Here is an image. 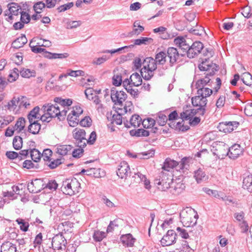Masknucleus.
<instances>
[{
	"label": "nucleus",
	"mask_w": 252,
	"mask_h": 252,
	"mask_svg": "<svg viewBox=\"0 0 252 252\" xmlns=\"http://www.w3.org/2000/svg\"><path fill=\"white\" fill-rule=\"evenodd\" d=\"M199 69L201 71H208L206 74L205 78L198 79L195 83V87L197 90L199 88H205V86L209 84L210 82V76H213L215 72L219 70V66L213 63L212 62H210L209 59H205L202 61L198 65Z\"/></svg>",
	"instance_id": "f257e3e1"
},
{
	"label": "nucleus",
	"mask_w": 252,
	"mask_h": 252,
	"mask_svg": "<svg viewBox=\"0 0 252 252\" xmlns=\"http://www.w3.org/2000/svg\"><path fill=\"white\" fill-rule=\"evenodd\" d=\"M45 113L41 116L42 121L49 122L52 118L58 117L59 119L63 118L67 114V110L64 108L61 110L57 105H44L43 106Z\"/></svg>",
	"instance_id": "f03ea898"
},
{
	"label": "nucleus",
	"mask_w": 252,
	"mask_h": 252,
	"mask_svg": "<svg viewBox=\"0 0 252 252\" xmlns=\"http://www.w3.org/2000/svg\"><path fill=\"white\" fill-rule=\"evenodd\" d=\"M171 172L161 171L155 180V184L159 186L158 189L162 191H166L170 187V184H174Z\"/></svg>",
	"instance_id": "7ed1b4c3"
},
{
	"label": "nucleus",
	"mask_w": 252,
	"mask_h": 252,
	"mask_svg": "<svg viewBox=\"0 0 252 252\" xmlns=\"http://www.w3.org/2000/svg\"><path fill=\"white\" fill-rule=\"evenodd\" d=\"M197 212L193 209H189V211H182L180 214L181 221L184 226L186 227H193L197 223L198 219Z\"/></svg>",
	"instance_id": "20e7f679"
},
{
	"label": "nucleus",
	"mask_w": 252,
	"mask_h": 252,
	"mask_svg": "<svg viewBox=\"0 0 252 252\" xmlns=\"http://www.w3.org/2000/svg\"><path fill=\"white\" fill-rule=\"evenodd\" d=\"M61 189L63 193L71 196L79 192L81 185L76 178L66 179L63 182Z\"/></svg>",
	"instance_id": "39448f33"
},
{
	"label": "nucleus",
	"mask_w": 252,
	"mask_h": 252,
	"mask_svg": "<svg viewBox=\"0 0 252 252\" xmlns=\"http://www.w3.org/2000/svg\"><path fill=\"white\" fill-rule=\"evenodd\" d=\"M111 97L116 106V108H126V94L122 90L113 91L111 94ZM122 109V108H121Z\"/></svg>",
	"instance_id": "423d86ee"
},
{
	"label": "nucleus",
	"mask_w": 252,
	"mask_h": 252,
	"mask_svg": "<svg viewBox=\"0 0 252 252\" xmlns=\"http://www.w3.org/2000/svg\"><path fill=\"white\" fill-rule=\"evenodd\" d=\"M67 241L62 234H56L52 240V247L55 251L61 252L65 250Z\"/></svg>",
	"instance_id": "0eeeda50"
},
{
	"label": "nucleus",
	"mask_w": 252,
	"mask_h": 252,
	"mask_svg": "<svg viewBox=\"0 0 252 252\" xmlns=\"http://www.w3.org/2000/svg\"><path fill=\"white\" fill-rule=\"evenodd\" d=\"M51 42L49 40L42 39H33L30 43V46L32 51L35 53H40L43 51L41 46L49 47L51 45Z\"/></svg>",
	"instance_id": "6e6552de"
},
{
	"label": "nucleus",
	"mask_w": 252,
	"mask_h": 252,
	"mask_svg": "<svg viewBox=\"0 0 252 252\" xmlns=\"http://www.w3.org/2000/svg\"><path fill=\"white\" fill-rule=\"evenodd\" d=\"M198 107L197 109H190V111L189 110L183 111L180 113V118L183 120H188L190 118V116H194L197 114L203 116L206 112L205 107H203L201 105Z\"/></svg>",
	"instance_id": "1a4fd4ad"
},
{
	"label": "nucleus",
	"mask_w": 252,
	"mask_h": 252,
	"mask_svg": "<svg viewBox=\"0 0 252 252\" xmlns=\"http://www.w3.org/2000/svg\"><path fill=\"white\" fill-rule=\"evenodd\" d=\"M177 234L172 229L168 230L160 240L162 246H168L176 243Z\"/></svg>",
	"instance_id": "9d476101"
},
{
	"label": "nucleus",
	"mask_w": 252,
	"mask_h": 252,
	"mask_svg": "<svg viewBox=\"0 0 252 252\" xmlns=\"http://www.w3.org/2000/svg\"><path fill=\"white\" fill-rule=\"evenodd\" d=\"M8 11L6 14L5 19L10 22L14 19V16H17L21 12V8L17 3L12 2L8 4Z\"/></svg>",
	"instance_id": "9b49d317"
},
{
	"label": "nucleus",
	"mask_w": 252,
	"mask_h": 252,
	"mask_svg": "<svg viewBox=\"0 0 252 252\" xmlns=\"http://www.w3.org/2000/svg\"><path fill=\"white\" fill-rule=\"evenodd\" d=\"M101 93V90H94L93 88H89L85 91L86 97L96 105L100 104V100L98 94Z\"/></svg>",
	"instance_id": "f8f14e48"
},
{
	"label": "nucleus",
	"mask_w": 252,
	"mask_h": 252,
	"mask_svg": "<svg viewBox=\"0 0 252 252\" xmlns=\"http://www.w3.org/2000/svg\"><path fill=\"white\" fill-rule=\"evenodd\" d=\"M73 138L76 140L80 147H84L86 145L87 139L86 138V132L84 130L76 128L73 131Z\"/></svg>",
	"instance_id": "ddd939ff"
},
{
	"label": "nucleus",
	"mask_w": 252,
	"mask_h": 252,
	"mask_svg": "<svg viewBox=\"0 0 252 252\" xmlns=\"http://www.w3.org/2000/svg\"><path fill=\"white\" fill-rule=\"evenodd\" d=\"M204 45L200 41L194 42L190 48L188 49V57L189 59L194 58L201 53V50L203 49Z\"/></svg>",
	"instance_id": "4468645a"
},
{
	"label": "nucleus",
	"mask_w": 252,
	"mask_h": 252,
	"mask_svg": "<svg viewBox=\"0 0 252 252\" xmlns=\"http://www.w3.org/2000/svg\"><path fill=\"white\" fill-rule=\"evenodd\" d=\"M239 124L237 121L223 122L219 123L218 128L220 131L224 133L231 132L234 130V128H237Z\"/></svg>",
	"instance_id": "2eb2a0df"
},
{
	"label": "nucleus",
	"mask_w": 252,
	"mask_h": 252,
	"mask_svg": "<svg viewBox=\"0 0 252 252\" xmlns=\"http://www.w3.org/2000/svg\"><path fill=\"white\" fill-rule=\"evenodd\" d=\"M243 154V149L239 144H234L228 149L225 156H228L231 159H235Z\"/></svg>",
	"instance_id": "dca6fc26"
},
{
	"label": "nucleus",
	"mask_w": 252,
	"mask_h": 252,
	"mask_svg": "<svg viewBox=\"0 0 252 252\" xmlns=\"http://www.w3.org/2000/svg\"><path fill=\"white\" fill-rule=\"evenodd\" d=\"M73 223L70 221H67L62 222L59 224L57 227L59 231V234H70L73 231Z\"/></svg>",
	"instance_id": "f3484780"
},
{
	"label": "nucleus",
	"mask_w": 252,
	"mask_h": 252,
	"mask_svg": "<svg viewBox=\"0 0 252 252\" xmlns=\"http://www.w3.org/2000/svg\"><path fill=\"white\" fill-rule=\"evenodd\" d=\"M167 56L169 58L170 66H173L179 57V52L176 48L169 47L166 50Z\"/></svg>",
	"instance_id": "a211bd4d"
},
{
	"label": "nucleus",
	"mask_w": 252,
	"mask_h": 252,
	"mask_svg": "<svg viewBox=\"0 0 252 252\" xmlns=\"http://www.w3.org/2000/svg\"><path fill=\"white\" fill-rule=\"evenodd\" d=\"M43 188L42 181L39 179H36L28 184V189L30 192L37 193Z\"/></svg>",
	"instance_id": "6ab92c4d"
},
{
	"label": "nucleus",
	"mask_w": 252,
	"mask_h": 252,
	"mask_svg": "<svg viewBox=\"0 0 252 252\" xmlns=\"http://www.w3.org/2000/svg\"><path fill=\"white\" fill-rule=\"evenodd\" d=\"M5 108L10 112L16 114L19 112L20 109L18 97H13L5 105Z\"/></svg>",
	"instance_id": "aec40b11"
},
{
	"label": "nucleus",
	"mask_w": 252,
	"mask_h": 252,
	"mask_svg": "<svg viewBox=\"0 0 252 252\" xmlns=\"http://www.w3.org/2000/svg\"><path fill=\"white\" fill-rule=\"evenodd\" d=\"M179 165V162L174 160L173 159H171L170 158H167L165 159L164 162L162 166V169L163 170L162 171H165V172L170 173V172L174 168H175L177 170L178 168V165Z\"/></svg>",
	"instance_id": "412c9836"
},
{
	"label": "nucleus",
	"mask_w": 252,
	"mask_h": 252,
	"mask_svg": "<svg viewBox=\"0 0 252 252\" xmlns=\"http://www.w3.org/2000/svg\"><path fill=\"white\" fill-rule=\"evenodd\" d=\"M142 83V79L137 72L133 73L130 76L129 78H127V86L128 85H132L133 86L138 87Z\"/></svg>",
	"instance_id": "4be33fe9"
},
{
	"label": "nucleus",
	"mask_w": 252,
	"mask_h": 252,
	"mask_svg": "<svg viewBox=\"0 0 252 252\" xmlns=\"http://www.w3.org/2000/svg\"><path fill=\"white\" fill-rule=\"evenodd\" d=\"M81 173H85L87 175L94 178H101L104 175V173L100 168H91L89 169H83Z\"/></svg>",
	"instance_id": "5701e85b"
},
{
	"label": "nucleus",
	"mask_w": 252,
	"mask_h": 252,
	"mask_svg": "<svg viewBox=\"0 0 252 252\" xmlns=\"http://www.w3.org/2000/svg\"><path fill=\"white\" fill-rule=\"evenodd\" d=\"M116 108L117 113L113 115L112 122L113 124H116L118 125H120L123 122L122 115H124L126 114V108Z\"/></svg>",
	"instance_id": "b1692460"
},
{
	"label": "nucleus",
	"mask_w": 252,
	"mask_h": 252,
	"mask_svg": "<svg viewBox=\"0 0 252 252\" xmlns=\"http://www.w3.org/2000/svg\"><path fill=\"white\" fill-rule=\"evenodd\" d=\"M133 44L127 45V49L132 48L135 45H149L152 43L153 39L151 37H140L139 38L134 39Z\"/></svg>",
	"instance_id": "393cba45"
},
{
	"label": "nucleus",
	"mask_w": 252,
	"mask_h": 252,
	"mask_svg": "<svg viewBox=\"0 0 252 252\" xmlns=\"http://www.w3.org/2000/svg\"><path fill=\"white\" fill-rule=\"evenodd\" d=\"M170 187L168 189L171 193L174 195L180 194L185 189L186 186L184 183L179 182L175 183L174 184H171Z\"/></svg>",
	"instance_id": "a878e982"
},
{
	"label": "nucleus",
	"mask_w": 252,
	"mask_h": 252,
	"mask_svg": "<svg viewBox=\"0 0 252 252\" xmlns=\"http://www.w3.org/2000/svg\"><path fill=\"white\" fill-rule=\"evenodd\" d=\"M54 101L61 105L60 107L61 110L65 108L68 110V107L72 104V100L71 99H63L61 97H55Z\"/></svg>",
	"instance_id": "bb28decb"
},
{
	"label": "nucleus",
	"mask_w": 252,
	"mask_h": 252,
	"mask_svg": "<svg viewBox=\"0 0 252 252\" xmlns=\"http://www.w3.org/2000/svg\"><path fill=\"white\" fill-rule=\"evenodd\" d=\"M158 49L157 50V53L155 55V60L158 62V64L163 65L166 62L167 53L166 51H161L158 52Z\"/></svg>",
	"instance_id": "cd10ccee"
},
{
	"label": "nucleus",
	"mask_w": 252,
	"mask_h": 252,
	"mask_svg": "<svg viewBox=\"0 0 252 252\" xmlns=\"http://www.w3.org/2000/svg\"><path fill=\"white\" fill-rule=\"evenodd\" d=\"M194 177L197 183H201L202 182L205 181L208 179V176H206L203 170L200 168L194 171Z\"/></svg>",
	"instance_id": "c85d7f7f"
},
{
	"label": "nucleus",
	"mask_w": 252,
	"mask_h": 252,
	"mask_svg": "<svg viewBox=\"0 0 252 252\" xmlns=\"http://www.w3.org/2000/svg\"><path fill=\"white\" fill-rule=\"evenodd\" d=\"M142 121L141 118L137 114L133 115L129 120V125L127 124V128H129L130 126H133L134 127H138L140 126L141 123ZM127 123H128V121L127 120Z\"/></svg>",
	"instance_id": "c756f323"
},
{
	"label": "nucleus",
	"mask_w": 252,
	"mask_h": 252,
	"mask_svg": "<svg viewBox=\"0 0 252 252\" xmlns=\"http://www.w3.org/2000/svg\"><path fill=\"white\" fill-rule=\"evenodd\" d=\"M39 107L38 106L35 107L28 115V119L30 122L36 121V119L41 120L42 115L39 114Z\"/></svg>",
	"instance_id": "7c9ffc66"
},
{
	"label": "nucleus",
	"mask_w": 252,
	"mask_h": 252,
	"mask_svg": "<svg viewBox=\"0 0 252 252\" xmlns=\"http://www.w3.org/2000/svg\"><path fill=\"white\" fill-rule=\"evenodd\" d=\"M213 94V90L209 88H202L197 91V94L202 96L203 101H208L207 97Z\"/></svg>",
	"instance_id": "2f4dec72"
},
{
	"label": "nucleus",
	"mask_w": 252,
	"mask_h": 252,
	"mask_svg": "<svg viewBox=\"0 0 252 252\" xmlns=\"http://www.w3.org/2000/svg\"><path fill=\"white\" fill-rule=\"evenodd\" d=\"M20 109H28L31 107L30 99L25 96L21 95L18 96Z\"/></svg>",
	"instance_id": "473e14b6"
},
{
	"label": "nucleus",
	"mask_w": 252,
	"mask_h": 252,
	"mask_svg": "<svg viewBox=\"0 0 252 252\" xmlns=\"http://www.w3.org/2000/svg\"><path fill=\"white\" fill-rule=\"evenodd\" d=\"M129 133L131 136H135L137 137H147L150 135V132L148 130L143 128L131 130L129 131Z\"/></svg>",
	"instance_id": "72a5a7b5"
},
{
	"label": "nucleus",
	"mask_w": 252,
	"mask_h": 252,
	"mask_svg": "<svg viewBox=\"0 0 252 252\" xmlns=\"http://www.w3.org/2000/svg\"><path fill=\"white\" fill-rule=\"evenodd\" d=\"M72 147L69 145H60L57 148V153L61 156H66L69 154Z\"/></svg>",
	"instance_id": "f704fd0d"
},
{
	"label": "nucleus",
	"mask_w": 252,
	"mask_h": 252,
	"mask_svg": "<svg viewBox=\"0 0 252 252\" xmlns=\"http://www.w3.org/2000/svg\"><path fill=\"white\" fill-rule=\"evenodd\" d=\"M26 122V120L23 117H20L17 120L16 124L13 126L16 133H19L24 129Z\"/></svg>",
	"instance_id": "c9c22d12"
},
{
	"label": "nucleus",
	"mask_w": 252,
	"mask_h": 252,
	"mask_svg": "<svg viewBox=\"0 0 252 252\" xmlns=\"http://www.w3.org/2000/svg\"><path fill=\"white\" fill-rule=\"evenodd\" d=\"M148 60L151 61L152 63L149 65H144L143 67L140 70L141 73L145 72V70H147V69L149 68L153 70H156L157 69L158 62L156 60L152 57H148L146 58V62H147Z\"/></svg>",
	"instance_id": "e433bc0d"
},
{
	"label": "nucleus",
	"mask_w": 252,
	"mask_h": 252,
	"mask_svg": "<svg viewBox=\"0 0 252 252\" xmlns=\"http://www.w3.org/2000/svg\"><path fill=\"white\" fill-rule=\"evenodd\" d=\"M1 252H16V248L14 244L10 242H5L1 246Z\"/></svg>",
	"instance_id": "4c0bfd02"
},
{
	"label": "nucleus",
	"mask_w": 252,
	"mask_h": 252,
	"mask_svg": "<svg viewBox=\"0 0 252 252\" xmlns=\"http://www.w3.org/2000/svg\"><path fill=\"white\" fill-rule=\"evenodd\" d=\"M27 42V39L25 35H22L15 39L12 44L14 48H20L23 47Z\"/></svg>",
	"instance_id": "58836bf2"
},
{
	"label": "nucleus",
	"mask_w": 252,
	"mask_h": 252,
	"mask_svg": "<svg viewBox=\"0 0 252 252\" xmlns=\"http://www.w3.org/2000/svg\"><path fill=\"white\" fill-rule=\"evenodd\" d=\"M243 188L247 189L249 191H252V174H249L244 177Z\"/></svg>",
	"instance_id": "ea45409f"
},
{
	"label": "nucleus",
	"mask_w": 252,
	"mask_h": 252,
	"mask_svg": "<svg viewBox=\"0 0 252 252\" xmlns=\"http://www.w3.org/2000/svg\"><path fill=\"white\" fill-rule=\"evenodd\" d=\"M202 99V96L200 95L197 94V95L192 97L191 98L192 105L194 107H198L201 105L203 107H206L208 101H203Z\"/></svg>",
	"instance_id": "a19ab883"
},
{
	"label": "nucleus",
	"mask_w": 252,
	"mask_h": 252,
	"mask_svg": "<svg viewBox=\"0 0 252 252\" xmlns=\"http://www.w3.org/2000/svg\"><path fill=\"white\" fill-rule=\"evenodd\" d=\"M14 117L9 115L0 116V128H3L14 120Z\"/></svg>",
	"instance_id": "79ce46f5"
},
{
	"label": "nucleus",
	"mask_w": 252,
	"mask_h": 252,
	"mask_svg": "<svg viewBox=\"0 0 252 252\" xmlns=\"http://www.w3.org/2000/svg\"><path fill=\"white\" fill-rule=\"evenodd\" d=\"M30 123L31 124L28 127L29 131L33 134L38 133L41 129V125L36 121Z\"/></svg>",
	"instance_id": "37998d69"
},
{
	"label": "nucleus",
	"mask_w": 252,
	"mask_h": 252,
	"mask_svg": "<svg viewBox=\"0 0 252 252\" xmlns=\"http://www.w3.org/2000/svg\"><path fill=\"white\" fill-rule=\"evenodd\" d=\"M123 224V221L120 219H117L113 221H110L107 229V232H112L115 227H118L120 225H122Z\"/></svg>",
	"instance_id": "c03bdc74"
},
{
	"label": "nucleus",
	"mask_w": 252,
	"mask_h": 252,
	"mask_svg": "<svg viewBox=\"0 0 252 252\" xmlns=\"http://www.w3.org/2000/svg\"><path fill=\"white\" fill-rule=\"evenodd\" d=\"M244 84L248 86L252 85V75L249 72H245L241 78Z\"/></svg>",
	"instance_id": "a18cd8bd"
},
{
	"label": "nucleus",
	"mask_w": 252,
	"mask_h": 252,
	"mask_svg": "<svg viewBox=\"0 0 252 252\" xmlns=\"http://www.w3.org/2000/svg\"><path fill=\"white\" fill-rule=\"evenodd\" d=\"M31 157L32 160L37 162L42 158V154L38 150L33 149L31 151Z\"/></svg>",
	"instance_id": "49530a36"
},
{
	"label": "nucleus",
	"mask_w": 252,
	"mask_h": 252,
	"mask_svg": "<svg viewBox=\"0 0 252 252\" xmlns=\"http://www.w3.org/2000/svg\"><path fill=\"white\" fill-rule=\"evenodd\" d=\"M78 117L71 115L69 113L67 116V121L69 125L72 127L76 126L79 123V119Z\"/></svg>",
	"instance_id": "de8ad7c7"
},
{
	"label": "nucleus",
	"mask_w": 252,
	"mask_h": 252,
	"mask_svg": "<svg viewBox=\"0 0 252 252\" xmlns=\"http://www.w3.org/2000/svg\"><path fill=\"white\" fill-rule=\"evenodd\" d=\"M106 236V232L95 230L93 235V238L95 241L100 242Z\"/></svg>",
	"instance_id": "09e8293b"
},
{
	"label": "nucleus",
	"mask_w": 252,
	"mask_h": 252,
	"mask_svg": "<svg viewBox=\"0 0 252 252\" xmlns=\"http://www.w3.org/2000/svg\"><path fill=\"white\" fill-rule=\"evenodd\" d=\"M176 230L179 234V236H181L182 238L184 239H187L189 238V232H190L191 231L190 230H187L180 227H177Z\"/></svg>",
	"instance_id": "8fccbe9b"
},
{
	"label": "nucleus",
	"mask_w": 252,
	"mask_h": 252,
	"mask_svg": "<svg viewBox=\"0 0 252 252\" xmlns=\"http://www.w3.org/2000/svg\"><path fill=\"white\" fill-rule=\"evenodd\" d=\"M23 140L20 136H15L13 140V146L16 150H19L22 147Z\"/></svg>",
	"instance_id": "3c124183"
},
{
	"label": "nucleus",
	"mask_w": 252,
	"mask_h": 252,
	"mask_svg": "<svg viewBox=\"0 0 252 252\" xmlns=\"http://www.w3.org/2000/svg\"><path fill=\"white\" fill-rule=\"evenodd\" d=\"M16 221L19 224V227L21 230L24 232H26L28 230L29 224L28 222L25 221V220L22 219H18Z\"/></svg>",
	"instance_id": "603ef678"
},
{
	"label": "nucleus",
	"mask_w": 252,
	"mask_h": 252,
	"mask_svg": "<svg viewBox=\"0 0 252 252\" xmlns=\"http://www.w3.org/2000/svg\"><path fill=\"white\" fill-rule=\"evenodd\" d=\"M52 151L49 149L44 150L42 153V158L44 161L50 162L52 160Z\"/></svg>",
	"instance_id": "864d4df0"
},
{
	"label": "nucleus",
	"mask_w": 252,
	"mask_h": 252,
	"mask_svg": "<svg viewBox=\"0 0 252 252\" xmlns=\"http://www.w3.org/2000/svg\"><path fill=\"white\" fill-rule=\"evenodd\" d=\"M126 163L125 162H123L121 163L120 165V167L118 169V171L117 172V175L121 178V179L124 178L126 174Z\"/></svg>",
	"instance_id": "5fc2aeb1"
},
{
	"label": "nucleus",
	"mask_w": 252,
	"mask_h": 252,
	"mask_svg": "<svg viewBox=\"0 0 252 252\" xmlns=\"http://www.w3.org/2000/svg\"><path fill=\"white\" fill-rule=\"evenodd\" d=\"M181 122H178L176 124L177 126V130L182 132H186L190 129V127L187 125H184V122L185 120L182 119Z\"/></svg>",
	"instance_id": "6e6d98bb"
},
{
	"label": "nucleus",
	"mask_w": 252,
	"mask_h": 252,
	"mask_svg": "<svg viewBox=\"0 0 252 252\" xmlns=\"http://www.w3.org/2000/svg\"><path fill=\"white\" fill-rule=\"evenodd\" d=\"M21 75L24 78H30L35 75V72L28 68H24L20 71Z\"/></svg>",
	"instance_id": "4d7b16f0"
},
{
	"label": "nucleus",
	"mask_w": 252,
	"mask_h": 252,
	"mask_svg": "<svg viewBox=\"0 0 252 252\" xmlns=\"http://www.w3.org/2000/svg\"><path fill=\"white\" fill-rule=\"evenodd\" d=\"M113 84L116 86H119L121 85L122 82V76L118 73H116L114 71V74L112 78Z\"/></svg>",
	"instance_id": "13d9d810"
},
{
	"label": "nucleus",
	"mask_w": 252,
	"mask_h": 252,
	"mask_svg": "<svg viewBox=\"0 0 252 252\" xmlns=\"http://www.w3.org/2000/svg\"><path fill=\"white\" fill-rule=\"evenodd\" d=\"M188 159V158L184 157L182 158L180 162H179V165H178V168H177V171H180V172H184V169H187L186 167L187 165L189 166V165L187 163V161Z\"/></svg>",
	"instance_id": "bf43d9fd"
},
{
	"label": "nucleus",
	"mask_w": 252,
	"mask_h": 252,
	"mask_svg": "<svg viewBox=\"0 0 252 252\" xmlns=\"http://www.w3.org/2000/svg\"><path fill=\"white\" fill-rule=\"evenodd\" d=\"M63 158H57L53 161L51 160L48 163V165L51 169L56 168L63 162Z\"/></svg>",
	"instance_id": "052dcab7"
},
{
	"label": "nucleus",
	"mask_w": 252,
	"mask_h": 252,
	"mask_svg": "<svg viewBox=\"0 0 252 252\" xmlns=\"http://www.w3.org/2000/svg\"><path fill=\"white\" fill-rule=\"evenodd\" d=\"M19 77V70L14 68L8 76V81L12 82L16 81Z\"/></svg>",
	"instance_id": "680f3d73"
},
{
	"label": "nucleus",
	"mask_w": 252,
	"mask_h": 252,
	"mask_svg": "<svg viewBox=\"0 0 252 252\" xmlns=\"http://www.w3.org/2000/svg\"><path fill=\"white\" fill-rule=\"evenodd\" d=\"M92 120L90 117H85L80 121V125L83 127H90L92 126Z\"/></svg>",
	"instance_id": "e2e57ef3"
},
{
	"label": "nucleus",
	"mask_w": 252,
	"mask_h": 252,
	"mask_svg": "<svg viewBox=\"0 0 252 252\" xmlns=\"http://www.w3.org/2000/svg\"><path fill=\"white\" fill-rule=\"evenodd\" d=\"M11 59L16 64H19L23 60V56L21 53L14 54L11 57Z\"/></svg>",
	"instance_id": "0e129e2a"
},
{
	"label": "nucleus",
	"mask_w": 252,
	"mask_h": 252,
	"mask_svg": "<svg viewBox=\"0 0 252 252\" xmlns=\"http://www.w3.org/2000/svg\"><path fill=\"white\" fill-rule=\"evenodd\" d=\"M68 76L71 77H77L78 76H84L85 73L83 71L78 70H72L68 69L67 71Z\"/></svg>",
	"instance_id": "69168bd1"
},
{
	"label": "nucleus",
	"mask_w": 252,
	"mask_h": 252,
	"mask_svg": "<svg viewBox=\"0 0 252 252\" xmlns=\"http://www.w3.org/2000/svg\"><path fill=\"white\" fill-rule=\"evenodd\" d=\"M83 112V109L80 106L76 105L72 107V109L69 113L79 117V116L82 114Z\"/></svg>",
	"instance_id": "338daca9"
},
{
	"label": "nucleus",
	"mask_w": 252,
	"mask_h": 252,
	"mask_svg": "<svg viewBox=\"0 0 252 252\" xmlns=\"http://www.w3.org/2000/svg\"><path fill=\"white\" fill-rule=\"evenodd\" d=\"M136 241L131 233H127V247H133Z\"/></svg>",
	"instance_id": "774afa93"
}]
</instances>
